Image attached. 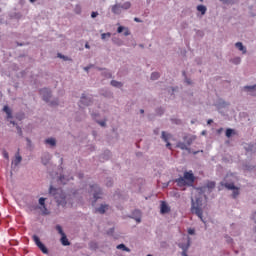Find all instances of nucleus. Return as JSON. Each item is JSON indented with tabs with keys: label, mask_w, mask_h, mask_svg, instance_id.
I'll return each mask as SVG.
<instances>
[{
	"label": "nucleus",
	"mask_w": 256,
	"mask_h": 256,
	"mask_svg": "<svg viewBox=\"0 0 256 256\" xmlns=\"http://www.w3.org/2000/svg\"><path fill=\"white\" fill-rule=\"evenodd\" d=\"M110 37H111V32L102 33V34H101V39H102L103 41H105L106 38L109 39Z\"/></svg>",
	"instance_id": "obj_48"
},
{
	"label": "nucleus",
	"mask_w": 256,
	"mask_h": 256,
	"mask_svg": "<svg viewBox=\"0 0 256 256\" xmlns=\"http://www.w3.org/2000/svg\"><path fill=\"white\" fill-rule=\"evenodd\" d=\"M188 235H195V228H188Z\"/></svg>",
	"instance_id": "obj_57"
},
{
	"label": "nucleus",
	"mask_w": 256,
	"mask_h": 256,
	"mask_svg": "<svg viewBox=\"0 0 256 256\" xmlns=\"http://www.w3.org/2000/svg\"><path fill=\"white\" fill-rule=\"evenodd\" d=\"M3 111H4V113H6L7 119H13V112L11 111V108H9L8 105H5L3 107Z\"/></svg>",
	"instance_id": "obj_22"
},
{
	"label": "nucleus",
	"mask_w": 256,
	"mask_h": 256,
	"mask_svg": "<svg viewBox=\"0 0 256 256\" xmlns=\"http://www.w3.org/2000/svg\"><path fill=\"white\" fill-rule=\"evenodd\" d=\"M80 103L84 105V107H91L94 103L93 96L83 93L80 97Z\"/></svg>",
	"instance_id": "obj_6"
},
{
	"label": "nucleus",
	"mask_w": 256,
	"mask_h": 256,
	"mask_svg": "<svg viewBox=\"0 0 256 256\" xmlns=\"http://www.w3.org/2000/svg\"><path fill=\"white\" fill-rule=\"evenodd\" d=\"M90 193L93 195L94 199V201H92V205H95V203H97V201L103 197V190L97 184L90 186Z\"/></svg>",
	"instance_id": "obj_3"
},
{
	"label": "nucleus",
	"mask_w": 256,
	"mask_h": 256,
	"mask_svg": "<svg viewBox=\"0 0 256 256\" xmlns=\"http://www.w3.org/2000/svg\"><path fill=\"white\" fill-rule=\"evenodd\" d=\"M16 129H17V134H18L20 137H23V130L20 128L19 125H16Z\"/></svg>",
	"instance_id": "obj_51"
},
{
	"label": "nucleus",
	"mask_w": 256,
	"mask_h": 256,
	"mask_svg": "<svg viewBox=\"0 0 256 256\" xmlns=\"http://www.w3.org/2000/svg\"><path fill=\"white\" fill-rule=\"evenodd\" d=\"M182 75H183V77H184V79H185V83H187V85H191V79H189L188 77H187V72H185V71H183L182 72Z\"/></svg>",
	"instance_id": "obj_45"
},
{
	"label": "nucleus",
	"mask_w": 256,
	"mask_h": 256,
	"mask_svg": "<svg viewBox=\"0 0 256 256\" xmlns=\"http://www.w3.org/2000/svg\"><path fill=\"white\" fill-rule=\"evenodd\" d=\"M196 35H198V37H204L205 33H203V31H201V30H198L196 32Z\"/></svg>",
	"instance_id": "obj_59"
},
{
	"label": "nucleus",
	"mask_w": 256,
	"mask_h": 256,
	"mask_svg": "<svg viewBox=\"0 0 256 256\" xmlns=\"http://www.w3.org/2000/svg\"><path fill=\"white\" fill-rule=\"evenodd\" d=\"M58 57H59L60 59H63L64 61H69V57H67V56H65V55H63V54H61V53H58Z\"/></svg>",
	"instance_id": "obj_53"
},
{
	"label": "nucleus",
	"mask_w": 256,
	"mask_h": 256,
	"mask_svg": "<svg viewBox=\"0 0 256 256\" xmlns=\"http://www.w3.org/2000/svg\"><path fill=\"white\" fill-rule=\"evenodd\" d=\"M122 9H131V2H125L123 5H121Z\"/></svg>",
	"instance_id": "obj_49"
},
{
	"label": "nucleus",
	"mask_w": 256,
	"mask_h": 256,
	"mask_svg": "<svg viewBox=\"0 0 256 256\" xmlns=\"http://www.w3.org/2000/svg\"><path fill=\"white\" fill-rule=\"evenodd\" d=\"M227 243H233V238L226 236Z\"/></svg>",
	"instance_id": "obj_61"
},
{
	"label": "nucleus",
	"mask_w": 256,
	"mask_h": 256,
	"mask_svg": "<svg viewBox=\"0 0 256 256\" xmlns=\"http://www.w3.org/2000/svg\"><path fill=\"white\" fill-rule=\"evenodd\" d=\"M159 77H160V75H159L158 72H152L150 79H151L152 81H157V79H159Z\"/></svg>",
	"instance_id": "obj_40"
},
{
	"label": "nucleus",
	"mask_w": 256,
	"mask_h": 256,
	"mask_svg": "<svg viewBox=\"0 0 256 256\" xmlns=\"http://www.w3.org/2000/svg\"><path fill=\"white\" fill-rule=\"evenodd\" d=\"M207 125H213V119H209V120L207 121Z\"/></svg>",
	"instance_id": "obj_63"
},
{
	"label": "nucleus",
	"mask_w": 256,
	"mask_h": 256,
	"mask_svg": "<svg viewBox=\"0 0 256 256\" xmlns=\"http://www.w3.org/2000/svg\"><path fill=\"white\" fill-rule=\"evenodd\" d=\"M100 127H107V123L105 121H97Z\"/></svg>",
	"instance_id": "obj_56"
},
{
	"label": "nucleus",
	"mask_w": 256,
	"mask_h": 256,
	"mask_svg": "<svg viewBox=\"0 0 256 256\" xmlns=\"http://www.w3.org/2000/svg\"><path fill=\"white\" fill-rule=\"evenodd\" d=\"M89 113H90L92 119H97V117H99V112H95L91 108L89 109Z\"/></svg>",
	"instance_id": "obj_42"
},
{
	"label": "nucleus",
	"mask_w": 256,
	"mask_h": 256,
	"mask_svg": "<svg viewBox=\"0 0 256 256\" xmlns=\"http://www.w3.org/2000/svg\"><path fill=\"white\" fill-rule=\"evenodd\" d=\"M26 143L27 149H33V142L31 141V139L26 138Z\"/></svg>",
	"instance_id": "obj_46"
},
{
	"label": "nucleus",
	"mask_w": 256,
	"mask_h": 256,
	"mask_svg": "<svg viewBox=\"0 0 256 256\" xmlns=\"http://www.w3.org/2000/svg\"><path fill=\"white\" fill-rule=\"evenodd\" d=\"M98 71H103L102 76L106 79H111L113 77V74H111V72L105 68H98Z\"/></svg>",
	"instance_id": "obj_19"
},
{
	"label": "nucleus",
	"mask_w": 256,
	"mask_h": 256,
	"mask_svg": "<svg viewBox=\"0 0 256 256\" xmlns=\"http://www.w3.org/2000/svg\"><path fill=\"white\" fill-rule=\"evenodd\" d=\"M91 68H93V64L84 67V71H86V72L88 73V71H89Z\"/></svg>",
	"instance_id": "obj_60"
},
{
	"label": "nucleus",
	"mask_w": 256,
	"mask_h": 256,
	"mask_svg": "<svg viewBox=\"0 0 256 256\" xmlns=\"http://www.w3.org/2000/svg\"><path fill=\"white\" fill-rule=\"evenodd\" d=\"M221 187H225L226 189H228V191H233L232 192V199H237V197H239V187L235 186V183H228L225 181H221L220 182Z\"/></svg>",
	"instance_id": "obj_4"
},
{
	"label": "nucleus",
	"mask_w": 256,
	"mask_h": 256,
	"mask_svg": "<svg viewBox=\"0 0 256 256\" xmlns=\"http://www.w3.org/2000/svg\"><path fill=\"white\" fill-rule=\"evenodd\" d=\"M203 199L196 198V201L191 199V213L200 218L202 223H206L205 218H203Z\"/></svg>",
	"instance_id": "obj_2"
},
{
	"label": "nucleus",
	"mask_w": 256,
	"mask_h": 256,
	"mask_svg": "<svg viewBox=\"0 0 256 256\" xmlns=\"http://www.w3.org/2000/svg\"><path fill=\"white\" fill-rule=\"evenodd\" d=\"M217 183L215 181H208L206 184V189H208V193H213V190L215 189Z\"/></svg>",
	"instance_id": "obj_18"
},
{
	"label": "nucleus",
	"mask_w": 256,
	"mask_h": 256,
	"mask_svg": "<svg viewBox=\"0 0 256 256\" xmlns=\"http://www.w3.org/2000/svg\"><path fill=\"white\" fill-rule=\"evenodd\" d=\"M3 155H4V159H9V153H7V151H4Z\"/></svg>",
	"instance_id": "obj_62"
},
{
	"label": "nucleus",
	"mask_w": 256,
	"mask_h": 256,
	"mask_svg": "<svg viewBox=\"0 0 256 256\" xmlns=\"http://www.w3.org/2000/svg\"><path fill=\"white\" fill-rule=\"evenodd\" d=\"M121 9H123L121 4L117 3L112 6V13H114V15H121Z\"/></svg>",
	"instance_id": "obj_15"
},
{
	"label": "nucleus",
	"mask_w": 256,
	"mask_h": 256,
	"mask_svg": "<svg viewBox=\"0 0 256 256\" xmlns=\"http://www.w3.org/2000/svg\"><path fill=\"white\" fill-rule=\"evenodd\" d=\"M130 219H135L136 223H141V210H134L130 215Z\"/></svg>",
	"instance_id": "obj_10"
},
{
	"label": "nucleus",
	"mask_w": 256,
	"mask_h": 256,
	"mask_svg": "<svg viewBox=\"0 0 256 256\" xmlns=\"http://www.w3.org/2000/svg\"><path fill=\"white\" fill-rule=\"evenodd\" d=\"M183 141L189 147L193 145V142L195 141V136H184Z\"/></svg>",
	"instance_id": "obj_16"
},
{
	"label": "nucleus",
	"mask_w": 256,
	"mask_h": 256,
	"mask_svg": "<svg viewBox=\"0 0 256 256\" xmlns=\"http://www.w3.org/2000/svg\"><path fill=\"white\" fill-rule=\"evenodd\" d=\"M106 185L108 187H113V180L111 178H107Z\"/></svg>",
	"instance_id": "obj_52"
},
{
	"label": "nucleus",
	"mask_w": 256,
	"mask_h": 256,
	"mask_svg": "<svg viewBox=\"0 0 256 256\" xmlns=\"http://www.w3.org/2000/svg\"><path fill=\"white\" fill-rule=\"evenodd\" d=\"M48 103H50L51 107H57V106H59V98H54L52 101L49 100Z\"/></svg>",
	"instance_id": "obj_38"
},
{
	"label": "nucleus",
	"mask_w": 256,
	"mask_h": 256,
	"mask_svg": "<svg viewBox=\"0 0 256 256\" xmlns=\"http://www.w3.org/2000/svg\"><path fill=\"white\" fill-rule=\"evenodd\" d=\"M21 161H23V157H21V155H16L15 160L12 161V165H14V167H17V165H19Z\"/></svg>",
	"instance_id": "obj_32"
},
{
	"label": "nucleus",
	"mask_w": 256,
	"mask_h": 256,
	"mask_svg": "<svg viewBox=\"0 0 256 256\" xmlns=\"http://www.w3.org/2000/svg\"><path fill=\"white\" fill-rule=\"evenodd\" d=\"M131 35V31H129V28L124 29V37H129Z\"/></svg>",
	"instance_id": "obj_55"
},
{
	"label": "nucleus",
	"mask_w": 256,
	"mask_h": 256,
	"mask_svg": "<svg viewBox=\"0 0 256 256\" xmlns=\"http://www.w3.org/2000/svg\"><path fill=\"white\" fill-rule=\"evenodd\" d=\"M32 239L35 245L38 247V249H40V251L44 253V255H49V249L43 244V242H41V238H39V236L33 235Z\"/></svg>",
	"instance_id": "obj_5"
},
{
	"label": "nucleus",
	"mask_w": 256,
	"mask_h": 256,
	"mask_svg": "<svg viewBox=\"0 0 256 256\" xmlns=\"http://www.w3.org/2000/svg\"><path fill=\"white\" fill-rule=\"evenodd\" d=\"M45 200H46L45 198L40 197L39 200H38V203H39L40 207L36 206L35 209H42V207H46Z\"/></svg>",
	"instance_id": "obj_37"
},
{
	"label": "nucleus",
	"mask_w": 256,
	"mask_h": 256,
	"mask_svg": "<svg viewBox=\"0 0 256 256\" xmlns=\"http://www.w3.org/2000/svg\"><path fill=\"white\" fill-rule=\"evenodd\" d=\"M114 233H115V227H112L107 230L106 235H109V237H113Z\"/></svg>",
	"instance_id": "obj_47"
},
{
	"label": "nucleus",
	"mask_w": 256,
	"mask_h": 256,
	"mask_svg": "<svg viewBox=\"0 0 256 256\" xmlns=\"http://www.w3.org/2000/svg\"><path fill=\"white\" fill-rule=\"evenodd\" d=\"M112 43H114V45H117L118 47H121V45H123V40H121L120 38L114 37L112 38Z\"/></svg>",
	"instance_id": "obj_34"
},
{
	"label": "nucleus",
	"mask_w": 256,
	"mask_h": 256,
	"mask_svg": "<svg viewBox=\"0 0 256 256\" xmlns=\"http://www.w3.org/2000/svg\"><path fill=\"white\" fill-rule=\"evenodd\" d=\"M176 147L182 151H188L189 153L191 152V148H188L185 142H178Z\"/></svg>",
	"instance_id": "obj_23"
},
{
	"label": "nucleus",
	"mask_w": 256,
	"mask_h": 256,
	"mask_svg": "<svg viewBox=\"0 0 256 256\" xmlns=\"http://www.w3.org/2000/svg\"><path fill=\"white\" fill-rule=\"evenodd\" d=\"M242 91H245L246 93H255V91H256V84L251 85V86H249V85L244 86L242 88Z\"/></svg>",
	"instance_id": "obj_20"
},
{
	"label": "nucleus",
	"mask_w": 256,
	"mask_h": 256,
	"mask_svg": "<svg viewBox=\"0 0 256 256\" xmlns=\"http://www.w3.org/2000/svg\"><path fill=\"white\" fill-rule=\"evenodd\" d=\"M179 248L182 249V255H185V252L189 251V248L191 247V238H187V243H180Z\"/></svg>",
	"instance_id": "obj_8"
},
{
	"label": "nucleus",
	"mask_w": 256,
	"mask_h": 256,
	"mask_svg": "<svg viewBox=\"0 0 256 256\" xmlns=\"http://www.w3.org/2000/svg\"><path fill=\"white\" fill-rule=\"evenodd\" d=\"M42 215H49V210L47 209V206H43L42 208Z\"/></svg>",
	"instance_id": "obj_50"
},
{
	"label": "nucleus",
	"mask_w": 256,
	"mask_h": 256,
	"mask_svg": "<svg viewBox=\"0 0 256 256\" xmlns=\"http://www.w3.org/2000/svg\"><path fill=\"white\" fill-rule=\"evenodd\" d=\"M174 183H177L179 187H195L193 185L195 183V174H193V171H186L183 176L175 179Z\"/></svg>",
	"instance_id": "obj_1"
},
{
	"label": "nucleus",
	"mask_w": 256,
	"mask_h": 256,
	"mask_svg": "<svg viewBox=\"0 0 256 256\" xmlns=\"http://www.w3.org/2000/svg\"><path fill=\"white\" fill-rule=\"evenodd\" d=\"M159 134V128L154 129V135H158Z\"/></svg>",
	"instance_id": "obj_64"
},
{
	"label": "nucleus",
	"mask_w": 256,
	"mask_h": 256,
	"mask_svg": "<svg viewBox=\"0 0 256 256\" xmlns=\"http://www.w3.org/2000/svg\"><path fill=\"white\" fill-rule=\"evenodd\" d=\"M236 132H235V129H232V128H227L226 131H225V136L228 138V139H231V137L233 135H235Z\"/></svg>",
	"instance_id": "obj_27"
},
{
	"label": "nucleus",
	"mask_w": 256,
	"mask_h": 256,
	"mask_svg": "<svg viewBox=\"0 0 256 256\" xmlns=\"http://www.w3.org/2000/svg\"><path fill=\"white\" fill-rule=\"evenodd\" d=\"M88 247L90 251H97V249H99V243H97V241H90Z\"/></svg>",
	"instance_id": "obj_21"
},
{
	"label": "nucleus",
	"mask_w": 256,
	"mask_h": 256,
	"mask_svg": "<svg viewBox=\"0 0 256 256\" xmlns=\"http://www.w3.org/2000/svg\"><path fill=\"white\" fill-rule=\"evenodd\" d=\"M243 169H244L245 171H253V169H255V166L246 163V164H243Z\"/></svg>",
	"instance_id": "obj_39"
},
{
	"label": "nucleus",
	"mask_w": 256,
	"mask_h": 256,
	"mask_svg": "<svg viewBox=\"0 0 256 256\" xmlns=\"http://www.w3.org/2000/svg\"><path fill=\"white\" fill-rule=\"evenodd\" d=\"M220 3H223V5H233V3H235V1L237 0H219Z\"/></svg>",
	"instance_id": "obj_43"
},
{
	"label": "nucleus",
	"mask_w": 256,
	"mask_h": 256,
	"mask_svg": "<svg viewBox=\"0 0 256 256\" xmlns=\"http://www.w3.org/2000/svg\"><path fill=\"white\" fill-rule=\"evenodd\" d=\"M60 242L63 245V247H69V245H71V242L69 241V238H67V234H63L61 236Z\"/></svg>",
	"instance_id": "obj_13"
},
{
	"label": "nucleus",
	"mask_w": 256,
	"mask_h": 256,
	"mask_svg": "<svg viewBox=\"0 0 256 256\" xmlns=\"http://www.w3.org/2000/svg\"><path fill=\"white\" fill-rule=\"evenodd\" d=\"M197 11H199L201 15H205V13H207V6L200 4L197 6Z\"/></svg>",
	"instance_id": "obj_30"
},
{
	"label": "nucleus",
	"mask_w": 256,
	"mask_h": 256,
	"mask_svg": "<svg viewBox=\"0 0 256 256\" xmlns=\"http://www.w3.org/2000/svg\"><path fill=\"white\" fill-rule=\"evenodd\" d=\"M57 188L53 187V185H50L49 187V195H52V197H55V199H57Z\"/></svg>",
	"instance_id": "obj_29"
},
{
	"label": "nucleus",
	"mask_w": 256,
	"mask_h": 256,
	"mask_svg": "<svg viewBox=\"0 0 256 256\" xmlns=\"http://www.w3.org/2000/svg\"><path fill=\"white\" fill-rule=\"evenodd\" d=\"M40 95L42 96V99L43 101H45V103H49L51 97H53V92L51 91V89L42 88L40 90Z\"/></svg>",
	"instance_id": "obj_7"
},
{
	"label": "nucleus",
	"mask_w": 256,
	"mask_h": 256,
	"mask_svg": "<svg viewBox=\"0 0 256 256\" xmlns=\"http://www.w3.org/2000/svg\"><path fill=\"white\" fill-rule=\"evenodd\" d=\"M194 189H195L200 195H204L205 191H207V186L194 187Z\"/></svg>",
	"instance_id": "obj_33"
},
{
	"label": "nucleus",
	"mask_w": 256,
	"mask_h": 256,
	"mask_svg": "<svg viewBox=\"0 0 256 256\" xmlns=\"http://www.w3.org/2000/svg\"><path fill=\"white\" fill-rule=\"evenodd\" d=\"M169 137H171L170 134H167V132L162 131V135H161L162 141H164L165 143H167V141H169Z\"/></svg>",
	"instance_id": "obj_36"
},
{
	"label": "nucleus",
	"mask_w": 256,
	"mask_h": 256,
	"mask_svg": "<svg viewBox=\"0 0 256 256\" xmlns=\"http://www.w3.org/2000/svg\"><path fill=\"white\" fill-rule=\"evenodd\" d=\"M155 113H156V115H159V117H161L162 115L165 114V108L158 107V108L155 109Z\"/></svg>",
	"instance_id": "obj_35"
},
{
	"label": "nucleus",
	"mask_w": 256,
	"mask_h": 256,
	"mask_svg": "<svg viewBox=\"0 0 256 256\" xmlns=\"http://www.w3.org/2000/svg\"><path fill=\"white\" fill-rule=\"evenodd\" d=\"M116 249H120L121 251H126V253H131V249L126 247L125 244L121 243L116 246Z\"/></svg>",
	"instance_id": "obj_28"
},
{
	"label": "nucleus",
	"mask_w": 256,
	"mask_h": 256,
	"mask_svg": "<svg viewBox=\"0 0 256 256\" xmlns=\"http://www.w3.org/2000/svg\"><path fill=\"white\" fill-rule=\"evenodd\" d=\"M110 85H112V87H116L117 89H121V87H123V83H121L117 80H112L110 82Z\"/></svg>",
	"instance_id": "obj_31"
},
{
	"label": "nucleus",
	"mask_w": 256,
	"mask_h": 256,
	"mask_svg": "<svg viewBox=\"0 0 256 256\" xmlns=\"http://www.w3.org/2000/svg\"><path fill=\"white\" fill-rule=\"evenodd\" d=\"M51 161V154L49 152H44L41 157L42 165L47 166V164Z\"/></svg>",
	"instance_id": "obj_11"
},
{
	"label": "nucleus",
	"mask_w": 256,
	"mask_h": 256,
	"mask_svg": "<svg viewBox=\"0 0 256 256\" xmlns=\"http://www.w3.org/2000/svg\"><path fill=\"white\" fill-rule=\"evenodd\" d=\"M109 205L107 204H101L100 207L96 208V212L100 213V215H105Z\"/></svg>",
	"instance_id": "obj_17"
},
{
	"label": "nucleus",
	"mask_w": 256,
	"mask_h": 256,
	"mask_svg": "<svg viewBox=\"0 0 256 256\" xmlns=\"http://www.w3.org/2000/svg\"><path fill=\"white\" fill-rule=\"evenodd\" d=\"M98 16H99V12L93 11V12L91 13V18H92V19H95V18L98 17Z\"/></svg>",
	"instance_id": "obj_58"
},
{
	"label": "nucleus",
	"mask_w": 256,
	"mask_h": 256,
	"mask_svg": "<svg viewBox=\"0 0 256 256\" xmlns=\"http://www.w3.org/2000/svg\"><path fill=\"white\" fill-rule=\"evenodd\" d=\"M229 103H227L225 100L220 99L217 102L218 109H225V107H228Z\"/></svg>",
	"instance_id": "obj_25"
},
{
	"label": "nucleus",
	"mask_w": 256,
	"mask_h": 256,
	"mask_svg": "<svg viewBox=\"0 0 256 256\" xmlns=\"http://www.w3.org/2000/svg\"><path fill=\"white\" fill-rule=\"evenodd\" d=\"M126 28H127V27H125V26H119V27L117 28V33H123Z\"/></svg>",
	"instance_id": "obj_54"
},
{
	"label": "nucleus",
	"mask_w": 256,
	"mask_h": 256,
	"mask_svg": "<svg viewBox=\"0 0 256 256\" xmlns=\"http://www.w3.org/2000/svg\"><path fill=\"white\" fill-rule=\"evenodd\" d=\"M56 203L60 207H65L67 205V199H65V196H62L60 199L56 200Z\"/></svg>",
	"instance_id": "obj_26"
},
{
	"label": "nucleus",
	"mask_w": 256,
	"mask_h": 256,
	"mask_svg": "<svg viewBox=\"0 0 256 256\" xmlns=\"http://www.w3.org/2000/svg\"><path fill=\"white\" fill-rule=\"evenodd\" d=\"M56 231L59 233V235L63 236L65 235V232L63 231V227L59 224L56 225Z\"/></svg>",
	"instance_id": "obj_41"
},
{
	"label": "nucleus",
	"mask_w": 256,
	"mask_h": 256,
	"mask_svg": "<svg viewBox=\"0 0 256 256\" xmlns=\"http://www.w3.org/2000/svg\"><path fill=\"white\" fill-rule=\"evenodd\" d=\"M111 159V151L105 150L103 154L100 155V161H109Z\"/></svg>",
	"instance_id": "obj_14"
},
{
	"label": "nucleus",
	"mask_w": 256,
	"mask_h": 256,
	"mask_svg": "<svg viewBox=\"0 0 256 256\" xmlns=\"http://www.w3.org/2000/svg\"><path fill=\"white\" fill-rule=\"evenodd\" d=\"M171 211V207H169V204L167 202L162 201L160 204V213L161 215H167Z\"/></svg>",
	"instance_id": "obj_9"
},
{
	"label": "nucleus",
	"mask_w": 256,
	"mask_h": 256,
	"mask_svg": "<svg viewBox=\"0 0 256 256\" xmlns=\"http://www.w3.org/2000/svg\"><path fill=\"white\" fill-rule=\"evenodd\" d=\"M46 145H50V147H56L57 146V140L53 137L47 138L45 140Z\"/></svg>",
	"instance_id": "obj_24"
},
{
	"label": "nucleus",
	"mask_w": 256,
	"mask_h": 256,
	"mask_svg": "<svg viewBox=\"0 0 256 256\" xmlns=\"http://www.w3.org/2000/svg\"><path fill=\"white\" fill-rule=\"evenodd\" d=\"M231 63L234 65H240L241 64V57H235L231 60Z\"/></svg>",
	"instance_id": "obj_44"
},
{
	"label": "nucleus",
	"mask_w": 256,
	"mask_h": 256,
	"mask_svg": "<svg viewBox=\"0 0 256 256\" xmlns=\"http://www.w3.org/2000/svg\"><path fill=\"white\" fill-rule=\"evenodd\" d=\"M235 47L238 51H241L243 53V55H245L247 53V47H245V45H243V42H236Z\"/></svg>",
	"instance_id": "obj_12"
}]
</instances>
